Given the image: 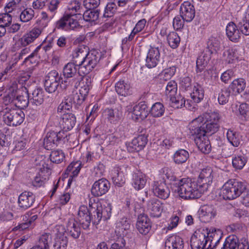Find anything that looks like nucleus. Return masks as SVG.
I'll return each instance as SVG.
<instances>
[{
    "label": "nucleus",
    "mask_w": 249,
    "mask_h": 249,
    "mask_svg": "<svg viewBox=\"0 0 249 249\" xmlns=\"http://www.w3.org/2000/svg\"><path fill=\"white\" fill-rule=\"evenodd\" d=\"M176 71V68L175 66L170 67L163 70L161 73V76H163V79L166 80L171 78Z\"/></svg>",
    "instance_id": "nucleus-63"
},
{
    "label": "nucleus",
    "mask_w": 249,
    "mask_h": 249,
    "mask_svg": "<svg viewBox=\"0 0 249 249\" xmlns=\"http://www.w3.org/2000/svg\"><path fill=\"white\" fill-rule=\"evenodd\" d=\"M100 60L99 54L94 51L88 53L83 61L78 64L80 65V71L84 75L89 73L97 65Z\"/></svg>",
    "instance_id": "nucleus-5"
},
{
    "label": "nucleus",
    "mask_w": 249,
    "mask_h": 249,
    "mask_svg": "<svg viewBox=\"0 0 249 249\" xmlns=\"http://www.w3.org/2000/svg\"><path fill=\"white\" fill-rule=\"evenodd\" d=\"M206 187L203 188L194 180L190 178H183L173 184V189L178 196L185 200L195 199L201 196L206 191Z\"/></svg>",
    "instance_id": "nucleus-2"
},
{
    "label": "nucleus",
    "mask_w": 249,
    "mask_h": 249,
    "mask_svg": "<svg viewBox=\"0 0 249 249\" xmlns=\"http://www.w3.org/2000/svg\"><path fill=\"white\" fill-rule=\"evenodd\" d=\"M150 229L151 224L149 219L147 216L141 214V234L146 235L144 237V239H142L145 243H147L149 238V235L147 234L149 233Z\"/></svg>",
    "instance_id": "nucleus-33"
},
{
    "label": "nucleus",
    "mask_w": 249,
    "mask_h": 249,
    "mask_svg": "<svg viewBox=\"0 0 249 249\" xmlns=\"http://www.w3.org/2000/svg\"><path fill=\"white\" fill-rule=\"evenodd\" d=\"M80 65L78 66L74 63H68L63 68V75L65 77L71 78L78 80L89 82V78L84 76V74L80 71Z\"/></svg>",
    "instance_id": "nucleus-6"
},
{
    "label": "nucleus",
    "mask_w": 249,
    "mask_h": 249,
    "mask_svg": "<svg viewBox=\"0 0 249 249\" xmlns=\"http://www.w3.org/2000/svg\"><path fill=\"white\" fill-rule=\"evenodd\" d=\"M167 40L172 48L176 49L180 43V38L177 33L171 32L167 36Z\"/></svg>",
    "instance_id": "nucleus-42"
},
{
    "label": "nucleus",
    "mask_w": 249,
    "mask_h": 249,
    "mask_svg": "<svg viewBox=\"0 0 249 249\" xmlns=\"http://www.w3.org/2000/svg\"><path fill=\"white\" fill-rule=\"evenodd\" d=\"M117 10V6L114 2L108 3L105 8L104 17H111L113 16Z\"/></svg>",
    "instance_id": "nucleus-58"
},
{
    "label": "nucleus",
    "mask_w": 249,
    "mask_h": 249,
    "mask_svg": "<svg viewBox=\"0 0 249 249\" xmlns=\"http://www.w3.org/2000/svg\"><path fill=\"white\" fill-rule=\"evenodd\" d=\"M152 191L155 196L162 199L168 198L170 194L169 188L165 181L162 180L155 181L153 182Z\"/></svg>",
    "instance_id": "nucleus-13"
},
{
    "label": "nucleus",
    "mask_w": 249,
    "mask_h": 249,
    "mask_svg": "<svg viewBox=\"0 0 249 249\" xmlns=\"http://www.w3.org/2000/svg\"><path fill=\"white\" fill-rule=\"evenodd\" d=\"M83 81L78 80L71 78L65 77V79L61 80L60 84V88L62 89H68L77 88L84 85Z\"/></svg>",
    "instance_id": "nucleus-28"
},
{
    "label": "nucleus",
    "mask_w": 249,
    "mask_h": 249,
    "mask_svg": "<svg viewBox=\"0 0 249 249\" xmlns=\"http://www.w3.org/2000/svg\"><path fill=\"white\" fill-rule=\"evenodd\" d=\"M15 100V95L14 93L7 94L3 97V102L5 106H10L13 107L14 106Z\"/></svg>",
    "instance_id": "nucleus-62"
},
{
    "label": "nucleus",
    "mask_w": 249,
    "mask_h": 249,
    "mask_svg": "<svg viewBox=\"0 0 249 249\" xmlns=\"http://www.w3.org/2000/svg\"><path fill=\"white\" fill-rule=\"evenodd\" d=\"M81 163L79 161L71 162L67 167V172L68 174L71 173V176H76L80 170Z\"/></svg>",
    "instance_id": "nucleus-55"
},
{
    "label": "nucleus",
    "mask_w": 249,
    "mask_h": 249,
    "mask_svg": "<svg viewBox=\"0 0 249 249\" xmlns=\"http://www.w3.org/2000/svg\"><path fill=\"white\" fill-rule=\"evenodd\" d=\"M223 237V231L219 229L211 228L207 233L206 237L208 242V248L214 249Z\"/></svg>",
    "instance_id": "nucleus-18"
},
{
    "label": "nucleus",
    "mask_w": 249,
    "mask_h": 249,
    "mask_svg": "<svg viewBox=\"0 0 249 249\" xmlns=\"http://www.w3.org/2000/svg\"><path fill=\"white\" fill-rule=\"evenodd\" d=\"M102 206L101 205L98 206L96 209L93 212V223L94 224H98L101 220L102 218H103V216L102 213Z\"/></svg>",
    "instance_id": "nucleus-61"
},
{
    "label": "nucleus",
    "mask_w": 249,
    "mask_h": 249,
    "mask_svg": "<svg viewBox=\"0 0 249 249\" xmlns=\"http://www.w3.org/2000/svg\"><path fill=\"white\" fill-rule=\"evenodd\" d=\"M196 134H191L193 136V139L198 148L202 153L205 154L209 153L211 150L210 142L207 137L206 136V133L201 129L198 130Z\"/></svg>",
    "instance_id": "nucleus-9"
},
{
    "label": "nucleus",
    "mask_w": 249,
    "mask_h": 249,
    "mask_svg": "<svg viewBox=\"0 0 249 249\" xmlns=\"http://www.w3.org/2000/svg\"><path fill=\"white\" fill-rule=\"evenodd\" d=\"M213 171L212 168L210 166H206L203 168L199 175L198 182V183L203 188L206 186V191H207L211 183L213 178Z\"/></svg>",
    "instance_id": "nucleus-15"
},
{
    "label": "nucleus",
    "mask_w": 249,
    "mask_h": 249,
    "mask_svg": "<svg viewBox=\"0 0 249 249\" xmlns=\"http://www.w3.org/2000/svg\"><path fill=\"white\" fill-rule=\"evenodd\" d=\"M238 114L239 118L243 121H249V109L247 104H241L238 107Z\"/></svg>",
    "instance_id": "nucleus-52"
},
{
    "label": "nucleus",
    "mask_w": 249,
    "mask_h": 249,
    "mask_svg": "<svg viewBox=\"0 0 249 249\" xmlns=\"http://www.w3.org/2000/svg\"><path fill=\"white\" fill-rule=\"evenodd\" d=\"M73 102L70 97H68L65 101H63L58 107V111L61 112L64 110H69L71 108Z\"/></svg>",
    "instance_id": "nucleus-59"
},
{
    "label": "nucleus",
    "mask_w": 249,
    "mask_h": 249,
    "mask_svg": "<svg viewBox=\"0 0 249 249\" xmlns=\"http://www.w3.org/2000/svg\"><path fill=\"white\" fill-rule=\"evenodd\" d=\"M68 9L69 10H71L77 13L76 14H71V15H77L79 16V18H82V13L84 12V9L78 1L73 0L71 1L69 5Z\"/></svg>",
    "instance_id": "nucleus-49"
},
{
    "label": "nucleus",
    "mask_w": 249,
    "mask_h": 249,
    "mask_svg": "<svg viewBox=\"0 0 249 249\" xmlns=\"http://www.w3.org/2000/svg\"><path fill=\"white\" fill-rule=\"evenodd\" d=\"M61 80H62L61 75L57 71L53 70L49 72L45 77L44 83L46 91L49 93L54 92L58 86H60L59 83Z\"/></svg>",
    "instance_id": "nucleus-10"
},
{
    "label": "nucleus",
    "mask_w": 249,
    "mask_h": 249,
    "mask_svg": "<svg viewBox=\"0 0 249 249\" xmlns=\"http://www.w3.org/2000/svg\"><path fill=\"white\" fill-rule=\"evenodd\" d=\"M162 203L159 200L154 198L148 201L146 209L152 216L159 217L162 210Z\"/></svg>",
    "instance_id": "nucleus-26"
},
{
    "label": "nucleus",
    "mask_w": 249,
    "mask_h": 249,
    "mask_svg": "<svg viewBox=\"0 0 249 249\" xmlns=\"http://www.w3.org/2000/svg\"><path fill=\"white\" fill-rule=\"evenodd\" d=\"M198 213L200 220L205 223L210 222L216 214L214 208L211 205L202 206L199 209Z\"/></svg>",
    "instance_id": "nucleus-24"
},
{
    "label": "nucleus",
    "mask_w": 249,
    "mask_h": 249,
    "mask_svg": "<svg viewBox=\"0 0 249 249\" xmlns=\"http://www.w3.org/2000/svg\"><path fill=\"white\" fill-rule=\"evenodd\" d=\"M42 30L39 28H34L30 32L24 34L18 41L15 44L14 49L20 47L21 45L23 47H26L32 42H33L36 38H37L41 34Z\"/></svg>",
    "instance_id": "nucleus-12"
},
{
    "label": "nucleus",
    "mask_w": 249,
    "mask_h": 249,
    "mask_svg": "<svg viewBox=\"0 0 249 249\" xmlns=\"http://www.w3.org/2000/svg\"><path fill=\"white\" fill-rule=\"evenodd\" d=\"M90 83V82H87L86 85L84 84L81 86L79 93H74L70 96L73 104L80 105L83 102L85 96L89 92Z\"/></svg>",
    "instance_id": "nucleus-27"
},
{
    "label": "nucleus",
    "mask_w": 249,
    "mask_h": 249,
    "mask_svg": "<svg viewBox=\"0 0 249 249\" xmlns=\"http://www.w3.org/2000/svg\"><path fill=\"white\" fill-rule=\"evenodd\" d=\"M220 116L215 111L207 112L194 119L190 124V134H196L199 129L206 133L213 134L219 129Z\"/></svg>",
    "instance_id": "nucleus-1"
},
{
    "label": "nucleus",
    "mask_w": 249,
    "mask_h": 249,
    "mask_svg": "<svg viewBox=\"0 0 249 249\" xmlns=\"http://www.w3.org/2000/svg\"><path fill=\"white\" fill-rule=\"evenodd\" d=\"M86 51H85L82 48H76L72 53V58L74 63L77 65L82 61L83 59L86 57Z\"/></svg>",
    "instance_id": "nucleus-46"
},
{
    "label": "nucleus",
    "mask_w": 249,
    "mask_h": 249,
    "mask_svg": "<svg viewBox=\"0 0 249 249\" xmlns=\"http://www.w3.org/2000/svg\"><path fill=\"white\" fill-rule=\"evenodd\" d=\"M105 119L111 124H116L121 119L122 112L118 108H107L103 113Z\"/></svg>",
    "instance_id": "nucleus-23"
},
{
    "label": "nucleus",
    "mask_w": 249,
    "mask_h": 249,
    "mask_svg": "<svg viewBox=\"0 0 249 249\" xmlns=\"http://www.w3.org/2000/svg\"><path fill=\"white\" fill-rule=\"evenodd\" d=\"M34 16V10L31 8H27L21 12L20 19L21 21L26 22L31 20Z\"/></svg>",
    "instance_id": "nucleus-54"
},
{
    "label": "nucleus",
    "mask_w": 249,
    "mask_h": 249,
    "mask_svg": "<svg viewBox=\"0 0 249 249\" xmlns=\"http://www.w3.org/2000/svg\"><path fill=\"white\" fill-rule=\"evenodd\" d=\"M228 142L234 147H238L241 142V136L236 131L229 129L226 133Z\"/></svg>",
    "instance_id": "nucleus-34"
},
{
    "label": "nucleus",
    "mask_w": 249,
    "mask_h": 249,
    "mask_svg": "<svg viewBox=\"0 0 249 249\" xmlns=\"http://www.w3.org/2000/svg\"><path fill=\"white\" fill-rule=\"evenodd\" d=\"M246 87V83L243 79L234 80L230 85L229 89L232 90V94L236 95L242 92Z\"/></svg>",
    "instance_id": "nucleus-38"
},
{
    "label": "nucleus",
    "mask_w": 249,
    "mask_h": 249,
    "mask_svg": "<svg viewBox=\"0 0 249 249\" xmlns=\"http://www.w3.org/2000/svg\"><path fill=\"white\" fill-rule=\"evenodd\" d=\"M191 96L195 103H199L204 98V92L201 86L197 84L194 86L193 91L191 93Z\"/></svg>",
    "instance_id": "nucleus-40"
},
{
    "label": "nucleus",
    "mask_w": 249,
    "mask_h": 249,
    "mask_svg": "<svg viewBox=\"0 0 249 249\" xmlns=\"http://www.w3.org/2000/svg\"><path fill=\"white\" fill-rule=\"evenodd\" d=\"M221 249H249V242L244 238L240 242L236 236L231 235L226 238Z\"/></svg>",
    "instance_id": "nucleus-8"
},
{
    "label": "nucleus",
    "mask_w": 249,
    "mask_h": 249,
    "mask_svg": "<svg viewBox=\"0 0 249 249\" xmlns=\"http://www.w3.org/2000/svg\"><path fill=\"white\" fill-rule=\"evenodd\" d=\"M239 28L241 32L246 35H249V20H244L239 23Z\"/></svg>",
    "instance_id": "nucleus-64"
},
{
    "label": "nucleus",
    "mask_w": 249,
    "mask_h": 249,
    "mask_svg": "<svg viewBox=\"0 0 249 249\" xmlns=\"http://www.w3.org/2000/svg\"><path fill=\"white\" fill-rule=\"evenodd\" d=\"M78 218L84 229H88L89 228L91 222V217L87 207L81 206L79 208Z\"/></svg>",
    "instance_id": "nucleus-25"
},
{
    "label": "nucleus",
    "mask_w": 249,
    "mask_h": 249,
    "mask_svg": "<svg viewBox=\"0 0 249 249\" xmlns=\"http://www.w3.org/2000/svg\"><path fill=\"white\" fill-rule=\"evenodd\" d=\"M211 53H208L204 50L203 52L198 56L196 60L197 71L201 72L207 66L208 62L211 58Z\"/></svg>",
    "instance_id": "nucleus-31"
},
{
    "label": "nucleus",
    "mask_w": 249,
    "mask_h": 249,
    "mask_svg": "<svg viewBox=\"0 0 249 249\" xmlns=\"http://www.w3.org/2000/svg\"><path fill=\"white\" fill-rule=\"evenodd\" d=\"M184 246L183 239L176 234L167 236L164 241L165 249H183Z\"/></svg>",
    "instance_id": "nucleus-19"
},
{
    "label": "nucleus",
    "mask_w": 249,
    "mask_h": 249,
    "mask_svg": "<svg viewBox=\"0 0 249 249\" xmlns=\"http://www.w3.org/2000/svg\"><path fill=\"white\" fill-rule=\"evenodd\" d=\"M178 87L177 83L173 80L169 82L166 85L165 94L167 97L176 95L177 94Z\"/></svg>",
    "instance_id": "nucleus-53"
},
{
    "label": "nucleus",
    "mask_w": 249,
    "mask_h": 249,
    "mask_svg": "<svg viewBox=\"0 0 249 249\" xmlns=\"http://www.w3.org/2000/svg\"><path fill=\"white\" fill-rule=\"evenodd\" d=\"M115 90L119 95L123 96H126L132 93L129 84L124 80H120L116 84Z\"/></svg>",
    "instance_id": "nucleus-32"
},
{
    "label": "nucleus",
    "mask_w": 249,
    "mask_h": 249,
    "mask_svg": "<svg viewBox=\"0 0 249 249\" xmlns=\"http://www.w3.org/2000/svg\"><path fill=\"white\" fill-rule=\"evenodd\" d=\"M110 184L106 178H102L96 181L93 184L91 192L94 196H100L106 194L110 188Z\"/></svg>",
    "instance_id": "nucleus-16"
},
{
    "label": "nucleus",
    "mask_w": 249,
    "mask_h": 249,
    "mask_svg": "<svg viewBox=\"0 0 249 249\" xmlns=\"http://www.w3.org/2000/svg\"><path fill=\"white\" fill-rule=\"evenodd\" d=\"M30 103V100L28 95H18L15 98L14 106L20 109H24Z\"/></svg>",
    "instance_id": "nucleus-44"
},
{
    "label": "nucleus",
    "mask_w": 249,
    "mask_h": 249,
    "mask_svg": "<svg viewBox=\"0 0 249 249\" xmlns=\"http://www.w3.org/2000/svg\"><path fill=\"white\" fill-rule=\"evenodd\" d=\"M78 19H80L79 16L77 15H68V29L73 30L80 26ZM82 19V18H81Z\"/></svg>",
    "instance_id": "nucleus-56"
},
{
    "label": "nucleus",
    "mask_w": 249,
    "mask_h": 249,
    "mask_svg": "<svg viewBox=\"0 0 249 249\" xmlns=\"http://www.w3.org/2000/svg\"><path fill=\"white\" fill-rule=\"evenodd\" d=\"M29 98L33 105H40L44 102V91L41 88H36L32 92V95H29Z\"/></svg>",
    "instance_id": "nucleus-29"
},
{
    "label": "nucleus",
    "mask_w": 249,
    "mask_h": 249,
    "mask_svg": "<svg viewBox=\"0 0 249 249\" xmlns=\"http://www.w3.org/2000/svg\"><path fill=\"white\" fill-rule=\"evenodd\" d=\"M189 157L187 151L184 149H179L173 155V158L176 164H182L185 162Z\"/></svg>",
    "instance_id": "nucleus-36"
},
{
    "label": "nucleus",
    "mask_w": 249,
    "mask_h": 249,
    "mask_svg": "<svg viewBox=\"0 0 249 249\" xmlns=\"http://www.w3.org/2000/svg\"><path fill=\"white\" fill-rule=\"evenodd\" d=\"M226 31L227 36L231 41L236 42L240 38L241 34L233 22L228 24Z\"/></svg>",
    "instance_id": "nucleus-30"
},
{
    "label": "nucleus",
    "mask_w": 249,
    "mask_h": 249,
    "mask_svg": "<svg viewBox=\"0 0 249 249\" xmlns=\"http://www.w3.org/2000/svg\"><path fill=\"white\" fill-rule=\"evenodd\" d=\"M164 110L163 105L160 102H157L151 107L150 113L154 117H160L163 115Z\"/></svg>",
    "instance_id": "nucleus-48"
},
{
    "label": "nucleus",
    "mask_w": 249,
    "mask_h": 249,
    "mask_svg": "<svg viewBox=\"0 0 249 249\" xmlns=\"http://www.w3.org/2000/svg\"><path fill=\"white\" fill-rule=\"evenodd\" d=\"M67 233L74 239H77L81 234V228L79 222L73 217L70 218L66 223Z\"/></svg>",
    "instance_id": "nucleus-22"
},
{
    "label": "nucleus",
    "mask_w": 249,
    "mask_h": 249,
    "mask_svg": "<svg viewBox=\"0 0 249 249\" xmlns=\"http://www.w3.org/2000/svg\"><path fill=\"white\" fill-rule=\"evenodd\" d=\"M246 189V185L235 179H230L226 182L221 190L224 199H233L239 196Z\"/></svg>",
    "instance_id": "nucleus-3"
},
{
    "label": "nucleus",
    "mask_w": 249,
    "mask_h": 249,
    "mask_svg": "<svg viewBox=\"0 0 249 249\" xmlns=\"http://www.w3.org/2000/svg\"><path fill=\"white\" fill-rule=\"evenodd\" d=\"M76 117L71 113H64L59 120V125L63 131L71 130L76 123Z\"/></svg>",
    "instance_id": "nucleus-21"
},
{
    "label": "nucleus",
    "mask_w": 249,
    "mask_h": 249,
    "mask_svg": "<svg viewBox=\"0 0 249 249\" xmlns=\"http://www.w3.org/2000/svg\"><path fill=\"white\" fill-rule=\"evenodd\" d=\"M99 13L97 10H90L87 9L86 11H84L82 13V18L86 21L93 22L97 20L99 18Z\"/></svg>",
    "instance_id": "nucleus-45"
},
{
    "label": "nucleus",
    "mask_w": 249,
    "mask_h": 249,
    "mask_svg": "<svg viewBox=\"0 0 249 249\" xmlns=\"http://www.w3.org/2000/svg\"><path fill=\"white\" fill-rule=\"evenodd\" d=\"M1 112L3 121L8 125L17 126L23 122L24 114L21 110L8 106L3 108Z\"/></svg>",
    "instance_id": "nucleus-4"
},
{
    "label": "nucleus",
    "mask_w": 249,
    "mask_h": 249,
    "mask_svg": "<svg viewBox=\"0 0 249 249\" xmlns=\"http://www.w3.org/2000/svg\"><path fill=\"white\" fill-rule=\"evenodd\" d=\"M52 240L51 235L50 233H45L39 237L37 244L36 246L41 249H49Z\"/></svg>",
    "instance_id": "nucleus-39"
},
{
    "label": "nucleus",
    "mask_w": 249,
    "mask_h": 249,
    "mask_svg": "<svg viewBox=\"0 0 249 249\" xmlns=\"http://www.w3.org/2000/svg\"><path fill=\"white\" fill-rule=\"evenodd\" d=\"M223 59L228 63H232L237 58V49L235 48H229L225 49L223 53Z\"/></svg>",
    "instance_id": "nucleus-35"
},
{
    "label": "nucleus",
    "mask_w": 249,
    "mask_h": 249,
    "mask_svg": "<svg viewBox=\"0 0 249 249\" xmlns=\"http://www.w3.org/2000/svg\"><path fill=\"white\" fill-rule=\"evenodd\" d=\"M232 95V93H231V89L229 88L222 89L218 97L219 103L220 105L226 104L229 101L230 96Z\"/></svg>",
    "instance_id": "nucleus-50"
},
{
    "label": "nucleus",
    "mask_w": 249,
    "mask_h": 249,
    "mask_svg": "<svg viewBox=\"0 0 249 249\" xmlns=\"http://www.w3.org/2000/svg\"><path fill=\"white\" fill-rule=\"evenodd\" d=\"M112 179L114 184L118 187L123 186L125 182L124 174L118 169L114 171Z\"/></svg>",
    "instance_id": "nucleus-43"
},
{
    "label": "nucleus",
    "mask_w": 249,
    "mask_h": 249,
    "mask_svg": "<svg viewBox=\"0 0 249 249\" xmlns=\"http://www.w3.org/2000/svg\"><path fill=\"white\" fill-rule=\"evenodd\" d=\"M64 153L60 150H53L52 151L50 159L52 162L55 163H61L64 159Z\"/></svg>",
    "instance_id": "nucleus-51"
},
{
    "label": "nucleus",
    "mask_w": 249,
    "mask_h": 249,
    "mask_svg": "<svg viewBox=\"0 0 249 249\" xmlns=\"http://www.w3.org/2000/svg\"><path fill=\"white\" fill-rule=\"evenodd\" d=\"M179 13L182 20L186 22L191 21L195 16L194 5L189 1H184L180 6Z\"/></svg>",
    "instance_id": "nucleus-17"
},
{
    "label": "nucleus",
    "mask_w": 249,
    "mask_h": 249,
    "mask_svg": "<svg viewBox=\"0 0 249 249\" xmlns=\"http://www.w3.org/2000/svg\"><path fill=\"white\" fill-rule=\"evenodd\" d=\"M220 49V41L216 37L211 36L207 41V47L205 50L211 54L216 53Z\"/></svg>",
    "instance_id": "nucleus-37"
},
{
    "label": "nucleus",
    "mask_w": 249,
    "mask_h": 249,
    "mask_svg": "<svg viewBox=\"0 0 249 249\" xmlns=\"http://www.w3.org/2000/svg\"><path fill=\"white\" fill-rule=\"evenodd\" d=\"M35 201V196L30 192H24L18 196V206L20 209L26 210L31 207Z\"/></svg>",
    "instance_id": "nucleus-20"
},
{
    "label": "nucleus",
    "mask_w": 249,
    "mask_h": 249,
    "mask_svg": "<svg viewBox=\"0 0 249 249\" xmlns=\"http://www.w3.org/2000/svg\"><path fill=\"white\" fill-rule=\"evenodd\" d=\"M63 132H48L44 140V145L47 150H52L56 147L63 138Z\"/></svg>",
    "instance_id": "nucleus-14"
},
{
    "label": "nucleus",
    "mask_w": 249,
    "mask_h": 249,
    "mask_svg": "<svg viewBox=\"0 0 249 249\" xmlns=\"http://www.w3.org/2000/svg\"><path fill=\"white\" fill-rule=\"evenodd\" d=\"M100 3V0H84L83 6L87 9L91 10L97 7Z\"/></svg>",
    "instance_id": "nucleus-60"
},
{
    "label": "nucleus",
    "mask_w": 249,
    "mask_h": 249,
    "mask_svg": "<svg viewBox=\"0 0 249 249\" xmlns=\"http://www.w3.org/2000/svg\"><path fill=\"white\" fill-rule=\"evenodd\" d=\"M55 237L53 244V249H67L68 239L66 235V230L62 225H57L54 228Z\"/></svg>",
    "instance_id": "nucleus-7"
},
{
    "label": "nucleus",
    "mask_w": 249,
    "mask_h": 249,
    "mask_svg": "<svg viewBox=\"0 0 249 249\" xmlns=\"http://www.w3.org/2000/svg\"><path fill=\"white\" fill-rule=\"evenodd\" d=\"M247 161V159L244 155L235 156L232 159V165L236 169H241Z\"/></svg>",
    "instance_id": "nucleus-47"
},
{
    "label": "nucleus",
    "mask_w": 249,
    "mask_h": 249,
    "mask_svg": "<svg viewBox=\"0 0 249 249\" xmlns=\"http://www.w3.org/2000/svg\"><path fill=\"white\" fill-rule=\"evenodd\" d=\"M170 101V106L175 108H181L185 104V99L180 94L168 97Z\"/></svg>",
    "instance_id": "nucleus-41"
},
{
    "label": "nucleus",
    "mask_w": 249,
    "mask_h": 249,
    "mask_svg": "<svg viewBox=\"0 0 249 249\" xmlns=\"http://www.w3.org/2000/svg\"><path fill=\"white\" fill-rule=\"evenodd\" d=\"M12 17L8 13L0 14V25L8 27L12 23Z\"/></svg>",
    "instance_id": "nucleus-57"
},
{
    "label": "nucleus",
    "mask_w": 249,
    "mask_h": 249,
    "mask_svg": "<svg viewBox=\"0 0 249 249\" xmlns=\"http://www.w3.org/2000/svg\"><path fill=\"white\" fill-rule=\"evenodd\" d=\"M191 246L192 249H210L206 234L200 231H196L191 238Z\"/></svg>",
    "instance_id": "nucleus-11"
}]
</instances>
